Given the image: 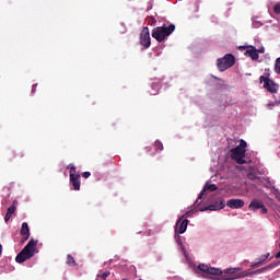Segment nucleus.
<instances>
[{
	"instance_id": "f8f14e48",
	"label": "nucleus",
	"mask_w": 280,
	"mask_h": 280,
	"mask_svg": "<svg viewBox=\"0 0 280 280\" xmlns=\"http://www.w3.org/2000/svg\"><path fill=\"white\" fill-rule=\"evenodd\" d=\"M207 191H218V186L215 184L207 183L205 185L203 189L200 191V194L198 196V200H202V198H205V195L207 194Z\"/></svg>"
},
{
	"instance_id": "393cba45",
	"label": "nucleus",
	"mask_w": 280,
	"mask_h": 280,
	"mask_svg": "<svg viewBox=\"0 0 280 280\" xmlns=\"http://www.w3.org/2000/svg\"><path fill=\"white\" fill-rule=\"evenodd\" d=\"M261 210H260V213L262 214V215H266V213H268V208H266V206L262 203V207L260 208Z\"/></svg>"
},
{
	"instance_id": "9b49d317",
	"label": "nucleus",
	"mask_w": 280,
	"mask_h": 280,
	"mask_svg": "<svg viewBox=\"0 0 280 280\" xmlns=\"http://www.w3.org/2000/svg\"><path fill=\"white\" fill-rule=\"evenodd\" d=\"M224 198H219L214 203L201 209V211H220V209H224Z\"/></svg>"
},
{
	"instance_id": "6ab92c4d",
	"label": "nucleus",
	"mask_w": 280,
	"mask_h": 280,
	"mask_svg": "<svg viewBox=\"0 0 280 280\" xmlns=\"http://www.w3.org/2000/svg\"><path fill=\"white\" fill-rule=\"evenodd\" d=\"M19 156L20 159H23V154L21 152L16 153V151L10 152V161H13V159H16Z\"/></svg>"
},
{
	"instance_id": "a878e982",
	"label": "nucleus",
	"mask_w": 280,
	"mask_h": 280,
	"mask_svg": "<svg viewBox=\"0 0 280 280\" xmlns=\"http://www.w3.org/2000/svg\"><path fill=\"white\" fill-rule=\"evenodd\" d=\"M273 12H275V14H280V4H276L273 7Z\"/></svg>"
},
{
	"instance_id": "2eb2a0df",
	"label": "nucleus",
	"mask_w": 280,
	"mask_h": 280,
	"mask_svg": "<svg viewBox=\"0 0 280 280\" xmlns=\"http://www.w3.org/2000/svg\"><path fill=\"white\" fill-rule=\"evenodd\" d=\"M261 207H264V202L254 199L252 200V202L248 206V209H250V211H257L258 209H260Z\"/></svg>"
},
{
	"instance_id": "7c9ffc66",
	"label": "nucleus",
	"mask_w": 280,
	"mask_h": 280,
	"mask_svg": "<svg viewBox=\"0 0 280 280\" xmlns=\"http://www.w3.org/2000/svg\"><path fill=\"white\" fill-rule=\"evenodd\" d=\"M276 259H280V252H279V253H277V255H276Z\"/></svg>"
},
{
	"instance_id": "412c9836",
	"label": "nucleus",
	"mask_w": 280,
	"mask_h": 280,
	"mask_svg": "<svg viewBox=\"0 0 280 280\" xmlns=\"http://www.w3.org/2000/svg\"><path fill=\"white\" fill-rule=\"evenodd\" d=\"M97 277H100L101 279H108V277H110V271L100 272Z\"/></svg>"
},
{
	"instance_id": "4468645a",
	"label": "nucleus",
	"mask_w": 280,
	"mask_h": 280,
	"mask_svg": "<svg viewBox=\"0 0 280 280\" xmlns=\"http://www.w3.org/2000/svg\"><path fill=\"white\" fill-rule=\"evenodd\" d=\"M20 233L23 237V242H27L30 240V225H27V222L22 223Z\"/></svg>"
},
{
	"instance_id": "c85d7f7f",
	"label": "nucleus",
	"mask_w": 280,
	"mask_h": 280,
	"mask_svg": "<svg viewBox=\"0 0 280 280\" xmlns=\"http://www.w3.org/2000/svg\"><path fill=\"white\" fill-rule=\"evenodd\" d=\"M265 270H270V266H267L265 268H261L260 270L256 271V272H264Z\"/></svg>"
},
{
	"instance_id": "a211bd4d",
	"label": "nucleus",
	"mask_w": 280,
	"mask_h": 280,
	"mask_svg": "<svg viewBox=\"0 0 280 280\" xmlns=\"http://www.w3.org/2000/svg\"><path fill=\"white\" fill-rule=\"evenodd\" d=\"M268 257H270V254L265 255L260 261L252 265V268H259V266H261V264H264V261H266V259H268Z\"/></svg>"
},
{
	"instance_id": "b1692460",
	"label": "nucleus",
	"mask_w": 280,
	"mask_h": 280,
	"mask_svg": "<svg viewBox=\"0 0 280 280\" xmlns=\"http://www.w3.org/2000/svg\"><path fill=\"white\" fill-rule=\"evenodd\" d=\"M247 178L249 180H257L259 177L255 173H248Z\"/></svg>"
},
{
	"instance_id": "4be33fe9",
	"label": "nucleus",
	"mask_w": 280,
	"mask_h": 280,
	"mask_svg": "<svg viewBox=\"0 0 280 280\" xmlns=\"http://www.w3.org/2000/svg\"><path fill=\"white\" fill-rule=\"evenodd\" d=\"M279 104H280V101H276V102L269 103V104H267V108L269 110H272V108H275V106H279Z\"/></svg>"
},
{
	"instance_id": "ddd939ff",
	"label": "nucleus",
	"mask_w": 280,
	"mask_h": 280,
	"mask_svg": "<svg viewBox=\"0 0 280 280\" xmlns=\"http://www.w3.org/2000/svg\"><path fill=\"white\" fill-rule=\"evenodd\" d=\"M226 207L230 209H242L244 207V200L242 199H230L226 202Z\"/></svg>"
},
{
	"instance_id": "bb28decb",
	"label": "nucleus",
	"mask_w": 280,
	"mask_h": 280,
	"mask_svg": "<svg viewBox=\"0 0 280 280\" xmlns=\"http://www.w3.org/2000/svg\"><path fill=\"white\" fill-rule=\"evenodd\" d=\"M82 177L83 178H90L91 177V172H83Z\"/></svg>"
},
{
	"instance_id": "6e6552de",
	"label": "nucleus",
	"mask_w": 280,
	"mask_h": 280,
	"mask_svg": "<svg viewBox=\"0 0 280 280\" xmlns=\"http://www.w3.org/2000/svg\"><path fill=\"white\" fill-rule=\"evenodd\" d=\"M140 45H142L144 49H150V46L152 45L150 38V28L148 26H144L140 33Z\"/></svg>"
},
{
	"instance_id": "f03ea898",
	"label": "nucleus",
	"mask_w": 280,
	"mask_h": 280,
	"mask_svg": "<svg viewBox=\"0 0 280 280\" xmlns=\"http://www.w3.org/2000/svg\"><path fill=\"white\" fill-rule=\"evenodd\" d=\"M37 244L38 241H34V238H31L26 246L16 255V264H24V261H27V259H32V257L36 255Z\"/></svg>"
},
{
	"instance_id": "1a4fd4ad",
	"label": "nucleus",
	"mask_w": 280,
	"mask_h": 280,
	"mask_svg": "<svg viewBox=\"0 0 280 280\" xmlns=\"http://www.w3.org/2000/svg\"><path fill=\"white\" fill-rule=\"evenodd\" d=\"M238 49H241V51L246 49L245 56L252 60H259V54L257 52V48L255 46H241Z\"/></svg>"
},
{
	"instance_id": "aec40b11",
	"label": "nucleus",
	"mask_w": 280,
	"mask_h": 280,
	"mask_svg": "<svg viewBox=\"0 0 280 280\" xmlns=\"http://www.w3.org/2000/svg\"><path fill=\"white\" fill-rule=\"evenodd\" d=\"M154 148H155V150H156L158 152H159V150L162 151V150H163V142L156 140V141L154 142Z\"/></svg>"
},
{
	"instance_id": "f257e3e1",
	"label": "nucleus",
	"mask_w": 280,
	"mask_h": 280,
	"mask_svg": "<svg viewBox=\"0 0 280 280\" xmlns=\"http://www.w3.org/2000/svg\"><path fill=\"white\" fill-rule=\"evenodd\" d=\"M198 270H200V272H203V275H213L214 277L221 276L222 280H235V279H243L244 277H248V275L244 272L237 273L241 270L240 268H229L222 271V269L220 268L210 267L208 265L200 264L198 266Z\"/></svg>"
},
{
	"instance_id": "39448f33",
	"label": "nucleus",
	"mask_w": 280,
	"mask_h": 280,
	"mask_svg": "<svg viewBox=\"0 0 280 280\" xmlns=\"http://www.w3.org/2000/svg\"><path fill=\"white\" fill-rule=\"evenodd\" d=\"M233 65H235V56L231 54H226L223 58L217 60L219 71H226V69H231Z\"/></svg>"
},
{
	"instance_id": "5701e85b",
	"label": "nucleus",
	"mask_w": 280,
	"mask_h": 280,
	"mask_svg": "<svg viewBox=\"0 0 280 280\" xmlns=\"http://www.w3.org/2000/svg\"><path fill=\"white\" fill-rule=\"evenodd\" d=\"M275 71L276 73L280 74V57L277 58L276 63H275Z\"/></svg>"
},
{
	"instance_id": "20e7f679",
	"label": "nucleus",
	"mask_w": 280,
	"mask_h": 280,
	"mask_svg": "<svg viewBox=\"0 0 280 280\" xmlns=\"http://www.w3.org/2000/svg\"><path fill=\"white\" fill-rule=\"evenodd\" d=\"M246 141L241 140L240 145L231 149V159H233V161H236L238 165H244V163H246V160L244 159V156H246Z\"/></svg>"
},
{
	"instance_id": "0eeeda50",
	"label": "nucleus",
	"mask_w": 280,
	"mask_h": 280,
	"mask_svg": "<svg viewBox=\"0 0 280 280\" xmlns=\"http://www.w3.org/2000/svg\"><path fill=\"white\" fill-rule=\"evenodd\" d=\"M68 168L70 170V183L74 191H80V174L77 172L75 166L73 164H70Z\"/></svg>"
},
{
	"instance_id": "dca6fc26",
	"label": "nucleus",
	"mask_w": 280,
	"mask_h": 280,
	"mask_svg": "<svg viewBox=\"0 0 280 280\" xmlns=\"http://www.w3.org/2000/svg\"><path fill=\"white\" fill-rule=\"evenodd\" d=\"M16 212V206L12 205L11 207L8 208L5 217H4V222H10V219L14 213Z\"/></svg>"
},
{
	"instance_id": "423d86ee",
	"label": "nucleus",
	"mask_w": 280,
	"mask_h": 280,
	"mask_svg": "<svg viewBox=\"0 0 280 280\" xmlns=\"http://www.w3.org/2000/svg\"><path fill=\"white\" fill-rule=\"evenodd\" d=\"M265 71L267 72V77L261 75L259 81L264 82V86L269 91V93H277L279 85L275 83V81L270 80V69H265Z\"/></svg>"
},
{
	"instance_id": "7ed1b4c3",
	"label": "nucleus",
	"mask_w": 280,
	"mask_h": 280,
	"mask_svg": "<svg viewBox=\"0 0 280 280\" xmlns=\"http://www.w3.org/2000/svg\"><path fill=\"white\" fill-rule=\"evenodd\" d=\"M176 30V25L171 24L170 26H158L152 30V38H155L158 43H163L167 38V36H171L172 33Z\"/></svg>"
},
{
	"instance_id": "f3484780",
	"label": "nucleus",
	"mask_w": 280,
	"mask_h": 280,
	"mask_svg": "<svg viewBox=\"0 0 280 280\" xmlns=\"http://www.w3.org/2000/svg\"><path fill=\"white\" fill-rule=\"evenodd\" d=\"M66 264L71 267L78 266V264L75 262V258H73V256H71V254L67 255Z\"/></svg>"
},
{
	"instance_id": "cd10ccee",
	"label": "nucleus",
	"mask_w": 280,
	"mask_h": 280,
	"mask_svg": "<svg viewBox=\"0 0 280 280\" xmlns=\"http://www.w3.org/2000/svg\"><path fill=\"white\" fill-rule=\"evenodd\" d=\"M257 54H266V48L261 47L257 49Z\"/></svg>"
},
{
	"instance_id": "c756f323",
	"label": "nucleus",
	"mask_w": 280,
	"mask_h": 280,
	"mask_svg": "<svg viewBox=\"0 0 280 280\" xmlns=\"http://www.w3.org/2000/svg\"><path fill=\"white\" fill-rule=\"evenodd\" d=\"M36 86H38V84H34L32 88V93H36Z\"/></svg>"
},
{
	"instance_id": "9d476101",
	"label": "nucleus",
	"mask_w": 280,
	"mask_h": 280,
	"mask_svg": "<svg viewBox=\"0 0 280 280\" xmlns=\"http://www.w3.org/2000/svg\"><path fill=\"white\" fill-rule=\"evenodd\" d=\"M179 218L175 225V233H179L180 235L187 231V224H189V220Z\"/></svg>"
}]
</instances>
